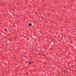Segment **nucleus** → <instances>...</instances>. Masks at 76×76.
Returning a JSON list of instances; mask_svg holds the SVG:
<instances>
[{
	"label": "nucleus",
	"instance_id": "obj_1",
	"mask_svg": "<svg viewBox=\"0 0 76 76\" xmlns=\"http://www.w3.org/2000/svg\"><path fill=\"white\" fill-rule=\"evenodd\" d=\"M29 26H31V23H30L28 24Z\"/></svg>",
	"mask_w": 76,
	"mask_h": 76
},
{
	"label": "nucleus",
	"instance_id": "obj_2",
	"mask_svg": "<svg viewBox=\"0 0 76 76\" xmlns=\"http://www.w3.org/2000/svg\"><path fill=\"white\" fill-rule=\"evenodd\" d=\"M6 32H7V29H6Z\"/></svg>",
	"mask_w": 76,
	"mask_h": 76
},
{
	"label": "nucleus",
	"instance_id": "obj_3",
	"mask_svg": "<svg viewBox=\"0 0 76 76\" xmlns=\"http://www.w3.org/2000/svg\"><path fill=\"white\" fill-rule=\"evenodd\" d=\"M29 63V64H31V62H30Z\"/></svg>",
	"mask_w": 76,
	"mask_h": 76
},
{
	"label": "nucleus",
	"instance_id": "obj_4",
	"mask_svg": "<svg viewBox=\"0 0 76 76\" xmlns=\"http://www.w3.org/2000/svg\"><path fill=\"white\" fill-rule=\"evenodd\" d=\"M63 71V72H65V71Z\"/></svg>",
	"mask_w": 76,
	"mask_h": 76
},
{
	"label": "nucleus",
	"instance_id": "obj_5",
	"mask_svg": "<svg viewBox=\"0 0 76 76\" xmlns=\"http://www.w3.org/2000/svg\"><path fill=\"white\" fill-rule=\"evenodd\" d=\"M66 72H67V71H66Z\"/></svg>",
	"mask_w": 76,
	"mask_h": 76
},
{
	"label": "nucleus",
	"instance_id": "obj_6",
	"mask_svg": "<svg viewBox=\"0 0 76 76\" xmlns=\"http://www.w3.org/2000/svg\"><path fill=\"white\" fill-rule=\"evenodd\" d=\"M59 41H60V40H59Z\"/></svg>",
	"mask_w": 76,
	"mask_h": 76
}]
</instances>
